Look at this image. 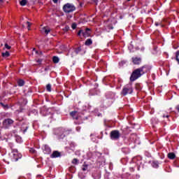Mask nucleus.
Masks as SVG:
<instances>
[{
    "label": "nucleus",
    "mask_w": 179,
    "mask_h": 179,
    "mask_svg": "<svg viewBox=\"0 0 179 179\" xmlns=\"http://www.w3.org/2000/svg\"><path fill=\"white\" fill-rule=\"evenodd\" d=\"M143 75V67L141 69H136L131 74L130 77V80L134 82V80H136L138 78H141Z\"/></svg>",
    "instance_id": "nucleus-1"
},
{
    "label": "nucleus",
    "mask_w": 179,
    "mask_h": 179,
    "mask_svg": "<svg viewBox=\"0 0 179 179\" xmlns=\"http://www.w3.org/2000/svg\"><path fill=\"white\" fill-rule=\"evenodd\" d=\"M75 9V6L69 3L65 4L63 6V10L65 12V13H71V12H73Z\"/></svg>",
    "instance_id": "nucleus-2"
},
{
    "label": "nucleus",
    "mask_w": 179,
    "mask_h": 179,
    "mask_svg": "<svg viewBox=\"0 0 179 179\" xmlns=\"http://www.w3.org/2000/svg\"><path fill=\"white\" fill-rule=\"evenodd\" d=\"M120 136V131L118 130H114L110 132V139L113 141H117Z\"/></svg>",
    "instance_id": "nucleus-3"
},
{
    "label": "nucleus",
    "mask_w": 179,
    "mask_h": 179,
    "mask_svg": "<svg viewBox=\"0 0 179 179\" xmlns=\"http://www.w3.org/2000/svg\"><path fill=\"white\" fill-rule=\"evenodd\" d=\"M132 93V88L131 87H125L124 88H123L122 91V94L123 96H127V94H131Z\"/></svg>",
    "instance_id": "nucleus-4"
},
{
    "label": "nucleus",
    "mask_w": 179,
    "mask_h": 179,
    "mask_svg": "<svg viewBox=\"0 0 179 179\" xmlns=\"http://www.w3.org/2000/svg\"><path fill=\"white\" fill-rule=\"evenodd\" d=\"M12 124H13V120L11 119H6L3 122V125L6 128H8V127H9V125H12Z\"/></svg>",
    "instance_id": "nucleus-5"
},
{
    "label": "nucleus",
    "mask_w": 179,
    "mask_h": 179,
    "mask_svg": "<svg viewBox=\"0 0 179 179\" xmlns=\"http://www.w3.org/2000/svg\"><path fill=\"white\" fill-rule=\"evenodd\" d=\"M83 37H89L90 36V29L87 28L85 31H83Z\"/></svg>",
    "instance_id": "nucleus-6"
},
{
    "label": "nucleus",
    "mask_w": 179,
    "mask_h": 179,
    "mask_svg": "<svg viewBox=\"0 0 179 179\" xmlns=\"http://www.w3.org/2000/svg\"><path fill=\"white\" fill-rule=\"evenodd\" d=\"M132 61L135 65H139L141 64V58L134 57L132 59Z\"/></svg>",
    "instance_id": "nucleus-7"
},
{
    "label": "nucleus",
    "mask_w": 179,
    "mask_h": 179,
    "mask_svg": "<svg viewBox=\"0 0 179 179\" xmlns=\"http://www.w3.org/2000/svg\"><path fill=\"white\" fill-rule=\"evenodd\" d=\"M41 33H45V34H48L50 31H51V29L50 28L43 27L41 30Z\"/></svg>",
    "instance_id": "nucleus-8"
},
{
    "label": "nucleus",
    "mask_w": 179,
    "mask_h": 179,
    "mask_svg": "<svg viewBox=\"0 0 179 179\" xmlns=\"http://www.w3.org/2000/svg\"><path fill=\"white\" fill-rule=\"evenodd\" d=\"M59 156H61V154L57 151H55L51 155V157H59Z\"/></svg>",
    "instance_id": "nucleus-9"
},
{
    "label": "nucleus",
    "mask_w": 179,
    "mask_h": 179,
    "mask_svg": "<svg viewBox=\"0 0 179 179\" xmlns=\"http://www.w3.org/2000/svg\"><path fill=\"white\" fill-rule=\"evenodd\" d=\"M168 157L169 159H176V154L173 153V152H170L168 154Z\"/></svg>",
    "instance_id": "nucleus-10"
},
{
    "label": "nucleus",
    "mask_w": 179,
    "mask_h": 179,
    "mask_svg": "<svg viewBox=\"0 0 179 179\" xmlns=\"http://www.w3.org/2000/svg\"><path fill=\"white\" fill-rule=\"evenodd\" d=\"M13 155L14 156V157L15 158V160H17V156H19V155L17 154V150H14L13 152Z\"/></svg>",
    "instance_id": "nucleus-11"
},
{
    "label": "nucleus",
    "mask_w": 179,
    "mask_h": 179,
    "mask_svg": "<svg viewBox=\"0 0 179 179\" xmlns=\"http://www.w3.org/2000/svg\"><path fill=\"white\" fill-rule=\"evenodd\" d=\"M53 62L55 64H58L59 62V58H58V57H53Z\"/></svg>",
    "instance_id": "nucleus-12"
},
{
    "label": "nucleus",
    "mask_w": 179,
    "mask_h": 179,
    "mask_svg": "<svg viewBox=\"0 0 179 179\" xmlns=\"http://www.w3.org/2000/svg\"><path fill=\"white\" fill-rule=\"evenodd\" d=\"M20 3L21 6H24L27 3V0H21Z\"/></svg>",
    "instance_id": "nucleus-13"
},
{
    "label": "nucleus",
    "mask_w": 179,
    "mask_h": 179,
    "mask_svg": "<svg viewBox=\"0 0 179 179\" xmlns=\"http://www.w3.org/2000/svg\"><path fill=\"white\" fill-rule=\"evenodd\" d=\"M45 150L46 151L45 153H51V149H50V148H48V146L45 145Z\"/></svg>",
    "instance_id": "nucleus-14"
},
{
    "label": "nucleus",
    "mask_w": 179,
    "mask_h": 179,
    "mask_svg": "<svg viewBox=\"0 0 179 179\" xmlns=\"http://www.w3.org/2000/svg\"><path fill=\"white\" fill-rule=\"evenodd\" d=\"M1 55H2V57H9L10 54H9V52L6 51V52H2Z\"/></svg>",
    "instance_id": "nucleus-15"
},
{
    "label": "nucleus",
    "mask_w": 179,
    "mask_h": 179,
    "mask_svg": "<svg viewBox=\"0 0 179 179\" xmlns=\"http://www.w3.org/2000/svg\"><path fill=\"white\" fill-rule=\"evenodd\" d=\"M92 41H91V39H87L86 41H85V45H91Z\"/></svg>",
    "instance_id": "nucleus-16"
},
{
    "label": "nucleus",
    "mask_w": 179,
    "mask_h": 179,
    "mask_svg": "<svg viewBox=\"0 0 179 179\" xmlns=\"http://www.w3.org/2000/svg\"><path fill=\"white\" fill-rule=\"evenodd\" d=\"M17 83H18V85L23 86V85H24V81H23V80H19Z\"/></svg>",
    "instance_id": "nucleus-17"
},
{
    "label": "nucleus",
    "mask_w": 179,
    "mask_h": 179,
    "mask_svg": "<svg viewBox=\"0 0 179 179\" xmlns=\"http://www.w3.org/2000/svg\"><path fill=\"white\" fill-rule=\"evenodd\" d=\"M152 167L157 169V167H159V164L156 162H152Z\"/></svg>",
    "instance_id": "nucleus-18"
},
{
    "label": "nucleus",
    "mask_w": 179,
    "mask_h": 179,
    "mask_svg": "<svg viewBox=\"0 0 179 179\" xmlns=\"http://www.w3.org/2000/svg\"><path fill=\"white\" fill-rule=\"evenodd\" d=\"M46 89H47L48 92H51V85L48 84L46 85Z\"/></svg>",
    "instance_id": "nucleus-19"
},
{
    "label": "nucleus",
    "mask_w": 179,
    "mask_h": 179,
    "mask_svg": "<svg viewBox=\"0 0 179 179\" xmlns=\"http://www.w3.org/2000/svg\"><path fill=\"white\" fill-rule=\"evenodd\" d=\"M5 48H6L7 50H10V46L8 45V43H6V44L4 45V48H3V50H5Z\"/></svg>",
    "instance_id": "nucleus-20"
},
{
    "label": "nucleus",
    "mask_w": 179,
    "mask_h": 179,
    "mask_svg": "<svg viewBox=\"0 0 179 179\" xmlns=\"http://www.w3.org/2000/svg\"><path fill=\"white\" fill-rule=\"evenodd\" d=\"M176 61L179 64V51L176 52Z\"/></svg>",
    "instance_id": "nucleus-21"
},
{
    "label": "nucleus",
    "mask_w": 179,
    "mask_h": 179,
    "mask_svg": "<svg viewBox=\"0 0 179 179\" xmlns=\"http://www.w3.org/2000/svg\"><path fill=\"white\" fill-rule=\"evenodd\" d=\"M27 24L28 30H30V26H31V23H30L29 22H27Z\"/></svg>",
    "instance_id": "nucleus-22"
},
{
    "label": "nucleus",
    "mask_w": 179,
    "mask_h": 179,
    "mask_svg": "<svg viewBox=\"0 0 179 179\" xmlns=\"http://www.w3.org/2000/svg\"><path fill=\"white\" fill-rule=\"evenodd\" d=\"M72 163H73V164H77L78 160L76 159H73Z\"/></svg>",
    "instance_id": "nucleus-23"
},
{
    "label": "nucleus",
    "mask_w": 179,
    "mask_h": 179,
    "mask_svg": "<svg viewBox=\"0 0 179 179\" xmlns=\"http://www.w3.org/2000/svg\"><path fill=\"white\" fill-rule=\"evenodd\" d=\"M76 115V112H71V117H73V118H75Z\"/></svg>",
    "instance_id": "nucleus-24"
},
{
    "label": "nucleus",
    "mask_w": 179,
    "mask_h": 179,
    "mask_svg": "<svg viewBox=\"0 0 179 179\" xmlns=\"http://www.w3.org/2000/svg\"><path fill=\"white\" fill-rule=\"evenodd\" d=\"M29 152H30L31 153H36V150H35L34 149H33V148H31V149L29 150Z\"/></svg>",
    "instance_id": "nucleus-25"
},
{
    "label": "nucleus",
    "mask_w": 179,
    "mask_h": 179,
    "mask_svg": "<svg viewBox=\"0 0 179 179\" xmlns=\"http://www.w3.org/2000/svg\"><path fill=\"white\" fill-rule=\"evenodd\" d=\"M79 52H80V48H78L76 50V54H79Z\"/></svg>",
    "instance_id": "nucleus-26"
},
{
    "label": "nucleus",
    "mask_w": 179,
    "mask_h": 179,
    "mask_svg": "<svg viewBox=\"0 0 179 179\" xmlns=\"http://www.w3.org/2000/svg\"><path fill=\"white\" fill-rule=\"evenodd\" d=\"M71 27H72V29H76V24L73 23V24L71 25Z\"/></svg>",
    "instance_id": "nucleus-27"
},
{
    "label": "nucleus",
    "mask_w": 179,
    "mask_h": 179,
    "mask_svg": "<svg viewBox=\"0 0 179 179\" xmlns=\"http://www.w3.org/2000/svg\"><path fill=\"white\" fill-rule=\"evenodd\" d=\"M83 33V30H80L78 33V36H80V34Z\"/></svg>",
    "instance_id": "nucleus-28"
},
{
    "label": "nucleus",
    "mask_w": 179,
    "mask_h": 179,
    "mask_svg": "<svg viewBox=\"0 0 179 179\" xmlns=\"http://www.w3.org/2000/svg\"><path fill=\"white\" fill-rule=\"evenodd\" d=\"M83 171H86V170H87V166H84L83 168Z\"/></svg>",
    "instance_id": "nucleus-29"
},
{
    "label": "nucleus",
    "mask_w": 179,
    "mask_h": 179,
    "mask_svg": "<svg viewBox=\"0 0 179 179\" xmlns=\"http://www.w3.org/2000/svg\"><path fill=\"white\" fill-rule=\"evenodd\" d=\"M176 110H178V111L179 112V105L176 106Z\"/></svg>",
    "instance_id": "nucleus-30"
},
{
    "label": "nucleus",
    "mask_w": 179,
    "mask_h": 179,
    "mask_svg": "<svg viewBox=\"0 0 179 179\" xmlns=\"http://www.w3.org/2000/svg\"><path fill=\"white\" fill-rule=\"evenodd\" d=\"M53 2H54L55 3H57V2H58V0H53Z\"/></svg>",
    "instance_id": "nucleus-31"
},
{
    "label": "nucleus",
    "mask_w": 179,
    "mask_h": 179,
    "mask_svg": "<svg viewBox=\"0 0 179 179\" xmlns=\"http://www.w3.org/2000/svg\"><path fill=\"white\" fill-rule=\"evenodd\" d=\"M37 62H38L39 64H41V59H38V60L37 61Z\"/></svg>",
    "instance_id": "nucleus-32"
},
{
    "label": "nucleus",
    "mask_w": 179,
    "mask_h": 179,
    "mask_svg": "<svg viewBox=\"0 0 179 179\" xmlns=\"http://www.w3.org/2000/svg\"><path fill=\"white\" fill-rule=\"evenodd\" d=\"M163 117H164H164H166V118H169V115H163Z\"/></svg>",
    "instance_id": "nucleus-33"
},
{
    "label": "nucleus",
    "mask_w": 179,
    "mask_h": 179,
    "mask_svg": "<svg viewBox=\"0 0 179 179\" xmlns=\"http://www.w3.org/2000/svg\"><path fill=\"white\" fill-rule=\"evenodd\" d=\"M35 52H36V54H38V51H35Z\"/></svg>",
    "instance_id": "nucleus-34"
},
{
    "label": "nucleus",
    "mask_w": 179,
    "mask_h": 179,
    "mask_svg": "<svg viewBox=\"0 0 179 179\" xmlns=\"http://www.w3.org/2000/svg\"><path fill=\"white\" fill-rule=\"evenodd\" d=\"M1 2H2V0H0V3H1Z\"/></svg>",
    "instance_id": "nucleus-35"
},
{
    "label": "nucleus",
    "mask_w": 179,
    "mask_h": 179,
    "mask_svg": "<svg viewBox=\"0 0 179 179\" xmlns=\"http://www.w3.org/2000/svg\"><path fill=\"white\" fill-rule=\"evenodd\" d=\"M127 1H131V0H127Z\"/></svg>",
    "instance_id": "nucleus-36"
}]
</instances>
